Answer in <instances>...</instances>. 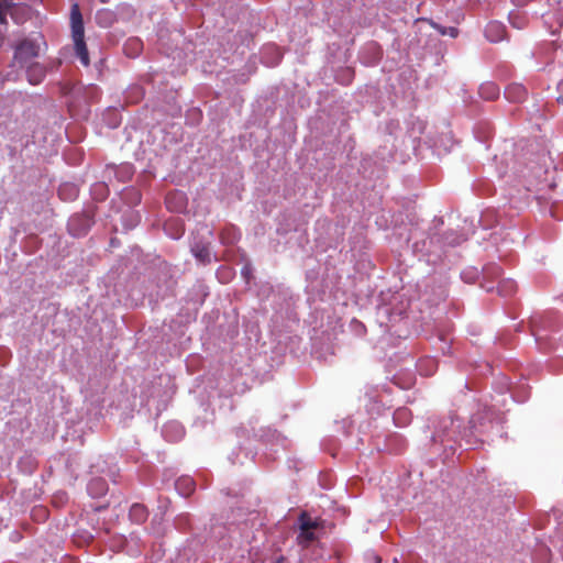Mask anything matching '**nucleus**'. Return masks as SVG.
<instances>
[{
  "label": "nucleus",
  "mask_w": 563,
  "mask_h": 563,
  "mask_svg": "<svg viewBox=\"0 0 563 563\" xmlns=\"http://www.w3.org/2000/svg\"><path fill=\"white\" fill-rule=\"evenodd\" d=\"M70 26H71V36L74 41V47L76 52V56L79 58L80 63L87 67L90 64L88 49L85 43V29L82 15L80 12V8L78 3H74L70 9Z\"/></svg>",
  "instance_id": "nucleus-1"
},
{
  "label": "nucleus",
  "mask_w": 563,
  "mask_h": 563,
  "mask_svg": "<svg viewBox=\"0 0 563 563\" xmlns=\"http://www.w3.org/2000/svg\"><path fill=\"white\" fill-rule=\"evenodd\" d=\"M298 522L299 533L297 534V543L307 549L319 539L317 530L323 528V520L320 518L312 519L306 511H302Z\"/></svg>",
  "instance_id": "nucleus-2"
},
{
  "label": "nucleus",
  "mask_w": 563,
  "mask_h": 563,
  "mask_svg": "<svg viewBox=\"0 0 563 563\" xmlns=\"http://www.w3.org/2000/svg\"><path fill=\"white\" fill-rule=\"evenodd\" d=\"M40 44L35 40H23L14 51V62L20 64L21 67L26 66L38 56Z\"/></svg>",
  "instance_id": "nucleus-3"
},
{
  "label": "nucleus",
  "mask_w": 563,
  "mask_h": 563,
  "mask_svg": "<svg viewBox=\"0 0 563 563\" xmlns=\"http://www.w3.org/2000/svg\"><path fill=\"white\" fill-rule=\"evenodd\" d=\"M21 9L20 7H15L12 3V0H0V46L3 44L5 33H7V14L10 12L13 15L12 11H16Z\"/></svg>",
  "instance_id": "nucleus-4"
},
{
  "label": "nucleus",
  "mask_w": 563,
  "mask_h": 563,
  "mask_svg": "<svg viewBox=\"0 0 563 563\" xmlns=\"http://www.w3.org/2000/svg\"><path fill=\"white\" fill-rule=\"evenodd\" d=\"M504 95L511 102H521L526 99L528 92L523 85L514 82L505 88Z\"/></svg>",
  "instance_id": "nucleus-5"
},
{
  "label": "nucleus",
  "mask_w": 563,
  "mask_h": 563,
  "mask_svg": "<svg viewBox=\"0 0 563 563\" xmlns=\"http://www.w3.org/2000/svg\"><path fill=\"white\" fill-rule=\"evenodd\" d=\"M26 77L31 85L40 84L45 77L46 70L40 63H30L26 66Z\"/></svg>",
  "instance_id": "nucleus-6"
},
{
  "label": "nucleus",
  "mask_w": 563,
  "mask_h": 563,
  "mask_svg": "<svg viewBox=\"0 0 563 563\" xmlns=\"http://www.w3.org/2000/svg\"><path fill=\"white\" fill-rule=\"evenodd\" d=\"M505 29L499 22H489L485 27V36L490 42H499L504 38Z\"/></svg>",
  "instance_id": "nucleus-7"
},
{
  "label": "nucleus",
  "mask_w": 563,
  "mask_h": 563,
  "mask_svg": "<svg viewBox=\"0 0 563 563\" xmlns=\"http://www.w3.org/2000/svg\"><path fill=\"white\" fill-rule=\"evenodd\" d=\"M175 487L181 496L187 497L195 492L196 484L191 477L183 476L176 481Z\"/></svg>",
  "instance_id": "nucleus-8"
},
{
  "label": "nucleus",
  "mask_w": 563,
  "mask_h": 563,
  "mask_svg": "<svg viewBox=\"0 0 563 563\" xmlns=\"http://www.w3.org/2000/svg\"><path fill=\"white\" fill-rule=\"evenodd\" d=\"M195 257L202 264H209L211 262V250L210 244H195L191 247Z\"/></svg>",
  "instance_id": "nucleus-9"
},
{
  "label": "nucleus",
  "mask_w": 563,
  "mask_h": 563,
  "mask_svg": "<svg viewBox=\"0 0 563 563\" xmlns=\"http://www.w3.org/2000/svg\"><path fill=\"white\" fill-rule=\"evenodd\" d=\"M142 48L143 43L140 38L136 37L129 38L123 46L125 55L131 58L139 56L142 52Z\"/></svg>",
  "instance_id": "nucleus-10"
},
{
  "label": "nucleus",
  "mask_w": 563,
  "mask_h": 563,
  "mask_svg": "<svg viewBox=\"0 0 563 563\" xmlns=\"http://www.w3.org/2000/svg\"><path fill=\"white\" fill-rule=\"evenodd\" d=\"M167 208L173 211H180L185 208V196L181 192L168 194L166 196Z\"/></svg>",
  "instance_id": "nucleus-11"
},
{
  "label": "nucleus",
  "mask_w": 563,
  "mask_h": 563,
  "mask_svg": "<svg viewBox=\"0 0 563 563\" xmlns=\"http://www.w3.org/2000/svg\"><path fill=\"white\" fill-rule=\"evenodd\" d=\"M479 96L485 100H495L499 97V88L494 82H484L479 87Z\"/></svg>",
  "instance_id": "nucleus-12"
},
{
  "label": "nucleus",
  "mask_w": 563,
  "mask_h": 563,
  "mask_svg": "<svg viewBox=\"0 0 563 563\" xmlns=\"http://www.w3.org/2000/svg\"><path fill=\"white\" fill-rule=\"evenodd\" d=\"M130 519L136 523H142L147 519L148 512L144 505L134 504L129 511Z\"/></svg>",
  "instance_id": "nucleus-13"
},
{
  "label": "nucleus",
  "mask_w": 563,
  "mask_h": 563,
  "mask_svg": "<svg viewBox=\"0 0 563 563\" xmlns=\"http://www.w3.org/2000/svg\"><path fill=\"white\" fill-rule=\"evenodd\" d=\"M107 490V483L102 478H93L88 484V492L92 497H100L104 495Z\"/></svg>",
  "instance_id": "nucleus-14"
},
{
  "label": "nucleus",
  "mask_w": 563,
  "mask_h": 563,
  "mask_svg": "<svg viewBox=\"0 0 563 563\" xmlns=\"http://www.w3.org/2000/svg\"><path fill=\"white\" fill-rule=\"evenodd\" d=\"M114 21V14L112 11L108 10V9H102V10H99L97 13H96V22L102 26V27H108L110 26Z\"/></svg>",
  "instance_id": "nucleus-15"
},
{
  "label": "nucleus",
  "mask_w": 563,
  "mask_h": 563,
  "mask_svg": "<svg viewBox=\"0 0 563 563\" xmlns=\"http://www.w3.org/2000/svg\"><path fill=\"white\" fill-rule=\"evenodd\" d=\"M78 189L71 184H64L58 188V196L63 200H73L77 197Z\"/></svg>",
  "instance_id": "nucleus-16"
},
{
  "label": "nucleus",
  "mask_w": 563,
  "mask_h": 563,
  "mask_svg": "<svg viewBox=\"0 0 563 563\" xmlns=\"http://www.w3.org/2000/svg\"><path fill=\"white\" fill-rule=\"evenodd\" d=\"M172 227H176V232L169 233L173 239H178L184 234V228L177 219H170L165 223V230L167 232Z\"/></svg>",
  "instance_id": "nucleus-17"
},
{
  "label": "nucleus",
  "mask_w": 563,
  "mask_h": 563,
  "mask_svg": "<svg viewBox=\"0 0 563 563\" xmlns=\"http://www.w3.org/2000/svg\"><path fill=\"white\" fill-rule=\"evenodd\" d=\"M517 288V285L514 280H504L501 283V285L499 286V291L503 294V295H511L512 292H515Z\"/></svg>",
  "instance_id": "nucleus-18"
},
{
  "label": "nucleus",
  "mask_w": 563,
  "mask_h": 563,
  "mask_svg": "<svg viewBox=\"0 0 563 563\" xmlns=\"http://www.w3.org/2000/svg\"><path fill=\"white\" fill-rule=\"evenodd\" d=\"M227 234H228V231H225V230H224V231H222V232L220 233V240H221V242H222V243H224V244H230V243H232V242H233V240H229V239L227 238Z\"/></svg>",
  "instance_id": "nucleus-19"
},
{
  "label": "nucleus",
  "mask_w": 563,
  "mask_h": 563,
  "mask_svg": "<svg viewBox=\"0 0 563 563\" xmlns=\"http://www.w3.org/2000/svg\"><path fill=\"white\" fill-rule=\"evenodd\" d=\"M456 34H457V30L455 27H451L450 35L454 37V36H456Z\"/></svg>",
  "instance_id": "nucleus-20"
},
{
  "label": "nucleus",
  "mask_w": 563,
  "mask_h": 563,
  "mask_svg": "<svg viewBox=\"0 0 563 563\" xmlns=\"http://www.w3.org/2000/svg\"><path fill=\"white\" fill-rule=\"evenodd\" d=\"M35 511H37L38 514H41L42 516H46V509L45 508H38L36 509Z\"/></svg>",
  "instance_id": "nucleus-21"
},
{
  "label": "nucleus",
  "mask_w": 563,
  "mask_h": 563,
  "mask_svg": "<svg viewBox=\"0 0 563 563\" xmlns=\"http://www.w3.org/2000/svg\"><path fill=\"white\" fill-rule=\"evenodd\" d=\"M405 413H406L405 409L404 410H397L396 411V417H399V416L405 415Z\"/></svg>",
  "instance_id": "nucleus-22"
},
{
  "label": "nucleus",
  "mask_w": 563,
  "mask_h": 563,
  "mask_svg": "<svg viewBox=\"0 0 563 563\" xmlns=\"http://www.w3.org/2000/svg\"><path fill=\"white\" fill-rule=\"evenodd\" d=\"M461 241H462L461 239H455V240H452L451 243L460 244Z\"/></svg>",
  "instance_id": "nucleus-23"
},
{
  "label": "nucleus",
  "mask_w": 563,
  "mask_h": 563,
  "mask_svg": "<svg viewBox=\"0 0 563 563\" xmlns=\"http://www.w3.org/2000/svg\"><path fill=\"white\" fill-rule=\"evenodd\" d=\"M100 188L106 189L104 185L100 184L98 185Z\"/></svg>",
  "instance_id": "nucleus-24"
}]
</instances>
